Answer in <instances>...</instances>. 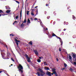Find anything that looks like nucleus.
Returning a JSON list of instances; mask_svg holds the SVG:
<instances>
[{
  "instance_id": "57",
  "label": "nucleus",
  "mask_w": 76,
  "mask_h": 76,
  "mask_svg": "<svg viewBox=\"0 0 76 76\" xmlns=\"http://www.w3.org/2000/svg\"><path fill=\"white\" fill-rule=\"evenodd\" d=\"M53 74H54V72L53 73H51L52 75H53Z\"/></svg>"
},
{
  "instance_id": "58",
  "label": "nucleus",
  "mask_w": 76,
  "mask_h": 76,
  "mask_svg": "<svg viewBox=\"0 0 76 76\" xmlns=\"http://www.w3.org/2000/svg\"><path fill=\"white\" fill-rule=\"evenodd\" d=\"M46 31H47L48 30V28H46Z\"/></svg>"
},
{
  "instance_id": "51",
  "label": "nucleus",
  "mask_w": 76,
  "mask_h": 76,
  "mask_svg": "<svg viewBox=\"0 0 76 76\" xmlns=\"http://www.w3.org/2000/svg\"><path fill=\"white\" fill-rule=\"evenodd\" d=\"M35 20H38V19L37 18H35Z\"/></svg>"
},
{
  "instance_id": "56",
  "label": "nucleus",
  "mask_w": 76,
  "mask_h": 76,
  "mask_svg": "<svg viewBox=\"0 0 76 76\" xmlns=\"http://www.w3.org/2000/svg\"><path fill=\"white\" fill-rule=\"evenodd\" d=\"M39 59H41V57H39Z\"/></svg>"
},
{
  "instance_id": "60",
  "label": "nucleus",
  "mask_w": 76,
  "mask_h": 76,
  "mask_svg": "<svg viewBox=\"0 0 76 76\" xmlns=\"http://www.w3.org/2000/svg\"><path fill=\"white\" fill-rule=\"evenodd\" d=\"M22 76H24V74H22Z\"/></svg>"
},
{
  "instance_id": "7",
  "label": "nucleus",
  "mask_w": 76,
  "mask_h": 76,
  "mask_svg": "<svg viewBox=\"0 0 76 76\" xmlns=\"http://www.w3.org/2000/svg\"><path fill=\"white\" fill-rule=\"evenodd\" d=\"M50 37H56V38H58V37L54 33H53L52 34V36H51V35H50Z\"/></svg>"
},
{
  "instance_id": "12",
  "label": "nucleus",
  "mask_w": 76,
  "mask_h": 76,
  "mask_svg": "<svg viewBox=\"0 0 76 76\" xmlns=\"http://www.w3.org/2000/svg\"><path fill=\"white\" fill-rule=\"evenodd\" d=\"M20 20H22V10L20 12Z\"/></svg>"
},
{
  "instance_id": "35",
  "label": "nucleus",
  "mask_w": 76,
  "mask_h": 76,
  "mask_svg": "<svg viewBox=\"0 0 76 76\" xmlns=\"http://www.w3.org/2000/svg\"><path fill=\"white\" fill-rule=\"evenodd\" d=\"M37 10L36 11L37 13L36 15H35V16H36V15H37L38 14V9H36Z\"/></svg>"
},
{
  "instance_id": "42",
  "label": "nucleus",
  "mask_w": 76,
  "mask_h": 76,
  "mask_svg": "<svg viewBox=\"0 0 76 76\" xmlns=\"http://www.w3.org/2000/svg\"><path fill=\"white\" fill-rule=\"evenodd\" d=\"M11 60H12V61H15V60L14 59H13V58H11Z\"/></svg>"
},
{
  "instance_id": "17",
  "label": "nucleus",
  "mask_w": 76,
  "mask_h": 76,
  "mask_svg": "<svg viewBox=\"0 0 76 76\" xmlns=\"http://www.w3.org/2000/svg\"><path fill=\"white\" fill-rule=\"evenodd\" d=\"M44 64L45 66H47V65H48V64H47V63L46 62H44Z\"/></svg>"
},
{
  "instance_id": "38",
  "label": "nucleus",
  "mask_w": 76,
  "mask_h": 76,
  "mask_svg": "<svg viewBox=\"0 0 76 76\" xmlns=\"http://www.w3.org/2000/svg\"><path fill=\"white\" fill-rule=\"evenodd\" d=\"M46 6H49V4H46Z\"/></svg>"
},
{
  "instance_id": "11",
  "label": "nucleus",
  "mask_w": 76,
  "mask_h": 76,
  "mask_svg": "<svg viewBox=\"0 0 76 76\" xmlns=\"http://www.w3.org/2000/svg\"><path fill=\"white\" fill-rule=\"evenodd\" d=\"M72 57L73 58H76V54H73Z\"/></svg>"
},
{
  "instance_id": "47",
  "label": "nucleus",
  "mask_w": 76,
  "mask_h": 76,
  "mask_svg": "<svg viewBox=\"0 0 76 76\" xmlns=\"http://www.w3.org/2000/svg\"><path fill=\"white\" fill-rule=\"evenodd\" d=\"M66 25H68L69 24V23L68 22H66Z\"/></svg>"
},
{
  "instance_id": "19",
  "label": "nucleus",
  "mask_w": 76,
  "mask_h": 76,
  "mask_svg": "<svg viewBox=\"0 0 76 76\" xmlns=\"http://www.w3.org/2000/svg\"><path fill=\"white\" fill-rule=\"evenodd\" d=\"M28 44H29V45H32V41H31L30 42L28 43Z\"/></svg>"
},
{
  "instance_id": "29",
  "label": "nucleus",
  "mask_w": 76,
  "mask_h": 76,
  "mask_svg": "<svg viewBox=\"0 0 76 76\" xmlns=\"http://www.w3.org/2000/svg\"><path fill=\"white\" fill-rule=\"evenodd\" d=\"M45 69L46 70H49V68L47 67L46 69Z\"/></svg>"
},
{
  "instance_id": "32",
  "label": "nucleus",
  "mask_w": 76,
  "mask_h": 76,
  "mask_svg": "<svg viewBox=\"0 0 76 76\" xmlns=\"http://www.w3.org/2000/svg\"><path fill=\"white\" fill-rule=\"evenodd\" d=\"M70 71H71V72H73V69H72V68H70Z\"/></svg>"
},
{
  "instance_id": "41",
  "label": "nucleus",
  "mask_w": 76,
  "mask_h": 76,
  "mask_svg": "<svg viewBox=\"0 0 76 76\" xmlns=\"http://www.w3.org/2000/svg\"><path fill=\"white\" fill-rule=\"evenodd\" d=\"M61 45H63V42L62 41H61Z\"/></svg>"
},
{
  "instance_id": "20",
  "label": "nucleus",
  "mask_w": 76,
  "mask_h": 76,
  "mask_svg": "<svg viewBox=\"0 0 76 76\" xmlns=\"http://www.w3.org/2000/svg\"><path fill=\"white\" fill-rule=\"evenodd\" d=\"M23 26H24V24H23V23H22V24L20 25V26L21 28H23Z\"/></svg>"
},
{
  "instance_id": "55",
  "label": "nucleus",
  "mask_w": 76,
  "mask_h": 76,
  "mask_svg": "<svg viewBox=\"0 0 76 76\" xmlns=\"http://www.w3.org/2000/svg\"><path fill=\"white\" fill-rule=\"evenodd\" d=\"M17 22H18L17 21H15L14 22V23H17Z\"/></svg>"
},
{
  "instance_id": "31",
  "label": "nucleus",
  "mask_w": 76,
  "mask_h": 76,
  "mask_svg": "<svg viewBox=\"0 0 76 76\" xmlns=\"http://www.w3.org/2000/svg\"><path fill=\"white\" fill-rule=\"evenodd\" d=\"M13 34H10V36H12V37H13V36H15V35H13Z\"/></svg>"
},
{
  "instance_id": "24",
  "label": "nucleus",
  "mask_w": 76,
  "mask_h": 76,
  "mask_svg": "<svg viewBox=\"0 0 76 76\" xmlns=\"http://www.w3.org/2000/svg\"><path fill=\"white\" fill-rule=\"evenodd\" d=\"M72 18L73 19H74V20H75V19H76V17H75V16H74V15H72Z\"/></svg>"
},
{
  "instance_id": "52",
  "label": "nucleus",
  "mask_w": 76,
  "mask_h": 76,
  "mask_svg": "<svg viewBox=\"0 0 76 76\" xmlns=\"http://www.w3.org/2000/svg\"><path fill=\"white\" fill-rule=\"evenodd\" d=\"M66 28H64V30L63 31H66Z\"/></svg>"
},
{
  "instance_id": "14",
  "label": "nucleus",
  "mask_w": 76,
  "mask_h": 76,
  "mask_svg": "<svg viewBox=\"0 0 76 76\" xmlns=\"http://www.w3.org/2000/svg\"><path fill=\"white\" fill-rule=\"evenodd\" d=\"M11 11V10H8L6 11V13H9Z\"/></svg>"
},
{
  "instance_id": "22",
  "label": "nucleus",
  "mask_w": 76,
  "mask_h": 76,
  "mask_svg": "<svg viewBox=\"0 0 76 76\" xmlns=\"http://www.w3.org/2000/svg\"><path fill=\"white\" fill-rule=\"evenodd\" d=\"M37 61L38 63H40V62H41V60L39 59H38L37 60Z\"/></svg>"
},
{
  "instance_id": "34",
  "label": "nucleus",
  "mask_w": 76,
  "mask_h": 76,
  "mask_svg": "<svg viewBox=\"0 0 76 76\" xmlns=\"http://www.w3.org/2000/svg\"><path fill=\"white\" fill-rule=\"evenodd\" d=\"M43 31L44 32H45V31H46V29H45V28H43Z\"/></svg>"
},
{
  "instance_id": "30",
  "label": "nucleus",
  "mask_w": 76,
  "mask_h": 76,
  "mask_svg": "<svg viewBox=\"0 0 76 76\" xmlns=\"http://www.w3.org/2000/svg\"><path fill=\"white\" fill-rule=\"evenodd\" d=\"M26 19H25L23 22V23H26Z\"/></svg>"
},
{
  "instance_id": "26",
  "label": "nucleus",
  "mask_w": 76,
  "mask_h": 76,
  "mask_svg": "<svg viewBox=\"0 0 76 76\" xmlns=\"http://www.w3.org/2000/svg\"><path fill=\"white\" fill-rule=\"evenodd\" d=\"M15 41H16V42H20V40H18L17 39H16V38H15Z\"/></svg>"
},
{
  "instance_id": "4",
  "label": "nucleus",
  "mask_w": 76,
  "mask_h": 76,
  "mask_svg": "<svg viewBox=\"0 0 76 76\" xmlns=\"http://www.w3.org/2000/svg\"><path fill=\"white\" fill-rule=\"evenodd\" d=\"M35 10H34L33 9H31V15L32 16H34L35 14H34V11Z\"/></svg>"
},
{
  "instance_id": "61",
  "label": "nucleus",
  "mask_w": 76,
  "mask_h": 76,
  "mask_svg": "<svg viewBox=\"0 0 76 76\" xmlns=\"http://www.w3.org/2000/svg\"><path fill=\"white\" fill-rule=\"evenodd\" d=\"M31 20H33V19L32 18H31Z\"/></svg>"
},
{
  "instance_id": "13",
  "label": "nucleus",
  "mask_w": 76,
  "mask_h": 76,
  "mask_svg": "<svg viewBox=\"0 0 76 76\" xmlns=\"http://www.w3.org/2000/svg\"><path fill=\"white\" fill-rule=\"evenodd\" d=\"M27 59H28L27 60L28 62H31V59H30V58L29 57L27 58Z\"/></svg>"
},
{
  "instance_id": "6",
  "label": "nucleus",
  "mask_w": 76,
  "mask_h": 76,
  "mask_svg": "<svg viewBox=\"0 0 76 76\" xmlns=\"http://www.w3.org/2000/svg\"><path fill=\"white\" fill-rule=\"evenodd\" d=\"M56 69L55 68H52V70L54 74H56Z\"/></svg>"
},
{
  "instance_id": "23",
  "label": "nucleus",
  "mask_w": 76,
  "mask_h": 76,
  "mask_svg": "<svg viewBox=\"0 0 76 76\" xmlns=\"http://www.w3.org/2000/svg\"><path fill=\"white\" fill-rule=\"evenodd\" d=\"M15 42L17 44V47H18L19 45V43H18V42H17L16 41H15Z\"/></svg>"
},
{
  "instance_id": "10",
  "label": "nucleus",
  "mask_w": 76,
  "mask_h": 76,
  "mask_svg": "<svg viewBox=\"0 0 76 76\" xmlns=\"http://www.w3.org/2000/svg\"><path fill=\"white\" fill-rule=\"evenodd\" d=\"M5 7L7 10V9H10V8L9 6H6Z\"/></svg>"
},
{
  "instance_id": "44",
  "label": "nucleus",
  "mask_w": 76,
  "mask_h": 76,
  "mask_svg": "<svg viewBox=\"0 0 76 76\" xmlns=\"http://www.w3.org/2000/svg\"><path fill=\"white\" fill-rule=\"evenodd\" d=\"M55 75V76H58V75H57V73H56V74H54Z\"/></svg>"
},
{
  "instance_id": "25",
  "label": "nucleus",
  "mask_w": 76,
  "mask_h": 76,
  "mask_svg": "<svg viewBox=\"0 0 76 76\" xmlns=\"http://www.w3.org/2000/svg\"><path fill=\"white\" fill-rule=\"evenodd\" d=\"M27 23H30V20L28 18V19Z\"/></svg>"
},
{
  "instance_id": "39",
  "label": "nucleus",
  "mask_w": 76,
  "mask_h": 76,
  "mask_svg": "<svg viewBox=\"0 0 76 76\" xmlns=\"http://www.w3.org/2000/svg\"><path fill=\"white\" fill-rule=\"evenodd\" d=\"M68 12H72V10H68Z\"/></svg>"
},
{
  "instance_id": "49",
  "label": "nucleus",
  "mask_w": 76,
  "mask_h": 76,
  "mask_svg": "<svg viewBox=\"0 0 76 76\" xmlns=\"http://www.w3.org/2000/svg\"><path fill=\"white\" fill-rule=\"evenodd\" d=\"M38 7V6H36L35 7V9H37V7Z\"/></svg>"
},
{
  "instance_id": "59",
  "label": "nucleus",
  "mask_w": 76,
  "mask_h": 76,
  "mask_svg": "<svg viewBox=\"0 0 76 76\" xmlns=\"http://www.w3.org/2000/svg\"><path fill=\"white\" fill-rule=\"evenodd\" d=\"M62 34H64V32H62Z\"/></svg>"
},
{
  "instance_id": "54",
  "label": "nucleus",
  "mask_w": 76,
  "mask_h": 76,
  "mask_svg": "<svg viewBox=\"0 0 76 76\" xmlns=\"http://www.w3.org/2000/svg\"><path fill=\"white\" fill-rule=\"evenodd\" d=\"M40 24H41V25H42V23H40Z\"/></svg>"
},
{
  "instance_id": "36",
  "label": "nucleus",
  "mask_w": 76,
  "mask_h": 76,
  "mask_svg": "<svg viewBox=\"0 0 76 76\" xmlns=\"http://www.w3.org/2000/svg\"><path fill=\"white\" fill-rule=\"evenodd\" d=\"M73 65H76V62H74Z\"/></svg>"
},
{
  "instance_id": "40",
  "label": "nucleus",
  "mask_w": 76,
  "mask_h": 76,
  "mask_svg": "<svg viewBox=\"0 0 76 76\" xmlns=\"http://www.w3.org/2000/svg\"><path fill=\"white\" fill-rule=\"evenodd\" d=\"M59 51H61V48H59Z\"/></svg>"
},
{
  "instance_id": "5",
  "label": "nucleus",
  "mask_w": 76,
  "mask_h": 76,
  "mask_svg": "<svg viewBox=\"0 0 76 76\" xmlns=\"http://www.w3.org/2000/svg\"><path fill=\"white\" fill-rule=\"evenodd\" d=\"M34 52L36 55H37V56H38V51H37V50H34Z\"/></svg>"
},
{
  "instance_id": "15",
  "label": "nucleus",
  "mask_w": 76,
  "mask_h": 76,
  "mask_svg": "<svg viewBox=\"0 0 76 76\" xmlns=\"http://www.w3.org/2000/svg\"><path fill=\"white\" fill-rule=\"evenodd\" d=\"M69 60H72V56L70 55L69 56Z\"/></svg>"
},
{
  "instance_id": "27",
  "label": "nucleus",
  "mask_w": 76,
  "mask_h": 76,
  "mask_svg": "<svg viewBox=\"0 0 76 76\" xmlns=\"http://www.w3.org/2000/svg\"><path fill=\"white\" fill-rule=\"evenodd\" d=\"M29 11H27V15H29Z\"/></svg>"
},
{
  "instance_id": "63",
  "label": "nucleus",
  "mask_w": 76,
  "mask_h": 76,
  "mask_svg": "<svg viewBox=\"0 0 76 76\" xmlns=\"http://www.w3.org/2000/svg\"><path fill=\"white\" fill-rule=\"evenodd\" d=\"M6 47L7 48V46H6Z\"/></svg>"
},
{
  "instance_id": "64",
  "label": "nucleus",
  "mask_w": 76,
  "mask_h": 76,
  "mask_svg": "<svg viewBox=\"0 0 76 76\" xmlns=\"http://www.w3.org/2000/svg\"><path fill=\"white\" fill-rule=\"evenodd\" d=\"M11 66H13V64H11Z\"/></svg>"
},
{
  "instance_id": "48",
  "label": "nucleus",
  "mask_w": 76,
  "mask_h": 76,
  "mask_svg": "<svg viewBox=\"0 0 76 76\" xmlns=\"http://www.w3.org/2000/svg\"><path fill=\"white\" fill-rule=\"evenodd\" d=\"M56 60L57 61H58V58H56Z\"/></svg>"
},
{
  "instance_id": "37",
  "label": "nucleus",
  "mask_w": 76,
  "mask_h": 76,
  "mask_svg": "<svg viewBox=\"0 0 76 76\" xmlns=\"http://www.w3.org/2000/svg\"><path fill=\"white\" fill-rule=\"evenodd\" d=\"M50 16H48L47 17V19H50Z\"/></svg>"
},
{
  "instance_id": "46",
  "label": "nucleus",
  "mask_w": 76,
  "mask_h": 76,
  "mask_svg": "<svg viewBox=\"0 0 76 76\" xmlns=\"http://www.w3.org/2000/svg\"><path fill=\"white\" fill-rule=\"evenodd\" d=\"M64 25H66V21H64Z\"/></svg>"
},
{
  "instance_id": "9",
  "label": "nucleus",
  "mask_w": 76,
  "mask_h": 76,
  "mask_svg": "<svg viewBox=\"0 0 76 76\" xmlns=\"http://www.w3.org/2000/svg\"><path fill=\"white\" fill-rule=\"evenodd\" d=\"M10 53H7V57L8 58V59H9V58L10 57Z\"/></svg>"
},
{
  "instance_id": "8",
  "label": "nucleus",
  "mask_w": 76,
  "mask_h": 76,
  "mask_svg": "<svg viewBox=\"0 0 76 76\" xmlns=\"http://www.w3.org/2000/svg\"><path fill=\"white\" fill-rule=\"evenodd\" d=\"M46 74L47 75H48L49 76H51V72H47L46 73Z\"/></svg>"
},
{
  "instance_id": "2",
  "label": "nucleus",
  "mask_w": 76,
  "mask_h": 76,
  "mask_svg": "<svg viewBox=\"0 0 76 76\" xmlns=\"http://www.w3.org/2000/svg\"><path fill=\"white\" fill-rule=\"evenodd\" d=\"M18 69L19 70V71L20 72H21V73H23V66H22L21 65V64H19V66H18Z\"/></svg>"
},
{
  "instance_id": "18",
  "label": "nucleus",
  "mask_w": 76,
  "mask_h": 76,
  "mask_svg": "<svg viewBox=\"0 0 76 76\" xmlns=\"http://www.w3.org/2000/svg\"><path fill=\"white\" fill-rule=\"evenodd\" d=\"M25 57H26L27 58H28L29 57H28V55H27V54H25Z\"/></svg>"
},
{
  "instance_id": "62",
  "label": "nucleus",
  "mask_w": 76,
  "mask_h": 76,
  "mask_svg": "<svg viewBox=\"0 0 76 76\" xmlns=\"http://www.w3.org/2000/svg\"><path fill=\"white\" fill-rule=\"evenodd\" d=\"M17 39H18V38H17V37H15Z\"/></svg>"
},
{
  "instance_id": "16",
  "label": "nucleus",
  "mask_w": 76,
  "mask_h": 76,
  "mask_svg": "<svg viewBox=\"0 0 76 76\" xmlns=\"http://www.w3.org/2000/svg\"><path fill=\"white\" fill-rule=\"evenodd\" d=\"M5 15H7V14L2 13H1V14H0V17L1 16H5Z\"/></svg>"
},
{
  "instance_id": "3",
  "label": "nucleus",
  "mask_w": 76,
  "mask_h": 76,
  "mask_svg": "<svg viewBox=\"0 0 76 76\" xmlns=\"http://www.w3.org/2000/svg\"><path fill=\"white\" fill-rule=\"evenodd\" d=\"M1 54L2 56V57L3 58H5V57H6V56H5V53H4V50H1Z\"/></svg>"
},
{
  "instance_id": "53",
  "label": "nucleus",
  "mask_w": 76,
  "mask_h": 76,
  "mask_svg": "<svg viewBox=\"0 0 76 76\" xmlns=\"http://www.w3.org/2000/svg\"><path fill=\"white\" fill-rule=\"evenodd\" d=\"M2 71H0V73H1V72H2Z\"/></svg>"
},
{
  "instance_id": "21",
  "label": "nucleus",
  "mask_w": 76,
  "mask_h": 76,
  "mask_svg": "<svg viewBox=\"0 0 76 76\" xmlns=\"http://www.w3.org/2000/svg\"><path fill=\"white\" fill-rule=\"evenodd\" d=\"M4 13V12L3 11H2V10H0V13Z\"/></svg>"
},
{
  "instance_id": "50",
  "label": "nucleus",
  "mask_w": 76,
  "mask_h": 76,
  "mask_svg": "<svg viewBox=\"0 0 76 76\" xmlns=\"http://www.w3.org/2000/svg\"><path fill=\"white\" fill-rule=\"evenodd\" d=\"M58 39H61V38L60 37H58V38H57Z\"/></svg>"
},
{
  "instance_id": "45",
  "label": "nucleus",
  "mask_w": 76,
  "mask_h": 76,
  "mask_svg": "<svg viewBox=\"0 0 76 76\" xmlns=\"http://www.w3.org/2000/svg\"><path fill=\"white\" fill-rule=\"evenodd\" d=\"M65 68H64L63 69H61L62 70H64L65 69Z\"/></svg>"
},
{
  "instance_id": "43",
  "label": "nucleus",
  "mask_w": 76,
  "mask_h": 76,
  "mask_svg": "<svg viewBox=\"0 0 76 76\" xmlns=\"http://www.w3.org/2000/svg\"><path fill=\"white\" fill-rule=\"evenodd\" d=\"M18 16H17L16 17V19H18Z\"/></svg>"
},
{
  "instance_id": "28",
  "label": "nucleus",
  "mask_w": 76,
  "mask_h": 76,
  "mask_svg": "<svg viewBox=\"0 0 76 76\" xmlns=\"http://www.w3.org/2000/svg\"><path fill=\"white\" fill-rule=\"evenodd\" d=\"M67 64H64V67H67Z\"/></svg>"
},
{
  "instance_id": "33",
  "label": "nucleus",
  "mask_w": 76,
  "mask_h": 76,
  "mask_svg": "<svg viewBox=\"0 0 76 76\" xmlns=\"http://www.w3.org/2000/svg\"><path fill=\"white\" fill-rule=\"evenodd\" d=\"M16 1V3H18V4H19V3H20V2H19V1Z\"/></svg>"
},
{
  "instance_id": "1",
  "label": "nucleus",
  "mask_w": 76,
  "mask_h": 76,
  "mask_svg": "<svg viewBox=\"0 0 76 76\" xmlns=\"http://www.w3.org/2000/svg\"><path fill=\"white\" fill-rule=\"evenodd\" d=\"M39 71L40 72H37V73L36 74V75H37L38 76H44L45 75V72L42 69H41L40 68H39L38 69Z\"/></svg>"
}]
</instances>
